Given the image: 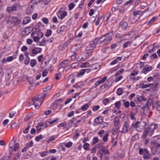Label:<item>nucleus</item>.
Listing matches in <instances>:
<instances>
[{
  "label": "nucleus",
  "mask_w": 160,
  "mask_h": 160,
  "mask_svg": "<svg viewBox=\"0 0 160 160\" xmlns=\"http://www.w3.org/2000/svg\"><path fill=\"white\" fill-rule=\"evenodd\" d=\"M128 24L126 22H124L121 25L122 28L125 30L128 26Z\"/></svg>",
  "instance_id": "obj_33"
},
{
  "label": "nucleus",
  "mask_w": 160,
  "mask_h": 160,
  "mask_svg": "<svg viewBox=\"0 0 160 160\" xmlns=\"http://www.w3.org/2000/svg\"><path fill=\"white\" fill-rule=\"evenodd\" d=\"M95 122L99 124L103 122V118L101 117H98L94 120Z\"/></svg>",
  "instance_id": "obj_18"
},
{
  "label": "nucleus",
  "mask_w": 160,
  "mask_h": 160,
  "mask_svg": "<svg viewBox=\"0 0 160 160\" xmlns=\"http://www.w3.org/2000/svg\"><path fill=\"white\" fill-rule=\"evenodd\" d=\"M157 57V55L155 53H153L150 56V58L151 59H152L154 58H156Z\"/></svg>",
  "instance_id": "obj_60"
},
{
  "label": "nucleus",
  "mask_w": 160,
  "mask_h": 160,
  "mask_svg": "<svg viewBox=\"0 0 160 160\" xmlns=\"http://www.w3.org/2000/svg\"><path fill=\"white\" fill-rule=\"evenodd\" d=\"M89 146V143H86L84 144L83 145V148L85 150H87Z\"/></svg>",
  "instance_id": "obj_51"
},
{
  "label": "nucleus",
  "mask_w": 160,
  "mask_h": 160,
  "mask_svg": "<svg viewBox=\"0 0 160 160\" xmlns=\"http://www.w3.org/2000/svg\"><path fill=\"white\" fill-rule=\"evenodd\" d=\"M153 85L152 83L148 84H144L143 82H141L140 84V88H145L148 87H152Z\"/></svg>",
  "instance_id": "obj_13"
},
{
  "label": "nucleus",
  "mask_w": 160,
  "mask_h": 160,
  "mask_svg": "<svg viewBox=\"0 0 160 160\" xmlns=\"http://www.w3.org/2000/svg\"><path fill=\"white\" fill-rule=\"evenodd\" d=\"M67 124V127H66L67 129H68L69 128H71L72 126V124L70 123L69 121Z\"/></svg>",
  "instance_id": "obj_54"
},
{
  "label": "nucleus",
  "mask_w": 160,
  "mask_h": 160,
  "mask_svg": "<svg viewBox=\"0 0 160 160\" xmlns=\"http://www.w3.org/2000/svg\"><path fill=\"white\" fill-rule=\"evenodd\" d=\"M32 102L36 109H38L43 102L42 99L39 97L34 98Z\"/></svg>",
  "instance_id": "obj_3"
},
{
  "label": "nucleus",
  "mask_w": 160,
  "mask_h": 160,
  "mask_svg": "<svg viewBox=\"0 0 160 160\" xmlns=\"http://www.w3.org/2000/svg\"><path fill=\"white\" fill-rule=\"evenodd\" d=\"M151 144L154 146L155 148H158L160 147V139L158 137L157 139L152 142Z\"/></svg>",
  "instance_id": "obj_7"
},
{
  "label": "nucleus",
  "mask_w": 160,
  "mask_h": 160,
  "mask_svg": "<svg viewBox=\"0 0 160 160\" xmlns=\"http://www.w3.org/2000/svg\"><path fill=\"white\" fill-rule=\"evenodd\" d=\"M48 73V71L47 69H45L43 71V73H42V76L43 77L46 76L47 74Z\"/></svg>",
  "instance_id": "obj_49"
},
{
  "label": "nucleus",
  "mask_w": 160,
  "mask_h": 160,
  "mask_svg": "<svg viewBox=\"0 0 160 160\" xmlns=\"http://www.w3.org/2000/svg\"><path fill=\"white\" fill-rule=\"evenodd\" d=\"M150 5V6L149 7V8L150 11H152L155 8L156 5L154 4H151Z\"/></svg>",
  "instance_id": "obj_35"
},
{
  "label": "nucleus",
  "mask_w": 160,
  "mask_h": 160,
  "mask_svg": "<svg viewBox=\"0 0 160 160\" xmlns=\"http://www.w3.org/2000/svg\"><path fill=\"white\" fill-rule=\"evenodd\" d=\"M104 130H101L98 132V135L100 137H102L103 136V134L104 133Z\"/></svg>",
  "instance_id": "obj_55"
},
{
  "label": "nucleus",
  "mask_w": 160,
  "mask_h": 160,
  "mask_svg": "<svg viewBox=\"0 0 160 160\" xmlns=\"http://www.w3.org/2000/svg\"><path fill=\"white\" fill-rule=\"evenodd\" d=\"M42 136V135H40L39 136L36 137L35 140L37 142H38L40 140L43 138Z\"/></svg>",
  "instance_id": "obj_41"
},
{
  "label": "nucleus",
  "mask_w": 160,
  "mask_h": 160,
  "mask_svg": "<svg viewBox=\"0 0 160 160\" xmlns=\"http://www.w3.org/2000/svg\"><path fill=\"white\" fill-rule=\"evenodd\" d=\"M42 48H35L33 49L32 50V53L33 55H36L41 52Z\"/></svg>",
  "instance_id": "obj_12"
},
{
  "label": "nucleus",
  "mask_w": 160,
  "mask_h": 160,
  "mask_svg": "<svg viewBox=\"0 0 160 160\" xmlns=\"http://www.w3.org/2000/svg\"><path fill=\"white\" fill-rule=\"evenodd\" d=\"M102 18V17H99L98 18L97 20L95 22V24L96 26L100 24V20Z\"/></svg>",
  "instance_id": "obj_48"
},
{
  "label": "nucleus",
  "mask_w": 160,
  "mask_h": 160,
  "mask_svg": "<svg viewBox=\"0 0 160 160\" xmlns=\"http://www.w3.org/2000/svg\"><path fill=\"white\" fill-rule=\"evenodd\" d=\"M142 14V13L139 11L134 12H133V15L134 16H136L137 15H141Z\"/></svg>",
  "instance_id": "obj_43"
},
{
  "label": "nucleus",
  "mask_w": 160,
  "mask_h": 160,
  "mask_svg": "<svg viewBox=\"0 0 160 160\" xmlns=\"http://www.w3.org/2000/svg\"><path fill=\"white\" fill-rule=\"evenodd\" d=\"M100 65L97 63H95L92 65V67L93 69L95 70L98 69L99 68Z\"/></svg>",
  "instance_id": "obj_30"
},
{
  "label": "nucleus",
  "mask_w": 160,
  "mask_h": 160,
  "mask_svg": "<svg viewBox=\"0 0 160 160\" xmlns=\"http://www.w3.org/2000/svg\"><path fill=\"white\" fill-rule=\"evenodd\" d=\"M85 73V70L84 69H82L80 71L79 73L77 75L78 77H79L80 76H81L84 74Z\"/></svg>",
  "instance_id": "obj_42"
},
{
  "label": "nucleus",
  "mask_w": 160,
  "mask_h": 160,
  "mask_svg": "<svg viewBox=\"0 0 160 160\" xmlns=\"http://www.w3.org/2000/svg\"><path fill=\"white\" fill-rule=\"evenodd\" d=\"M157 18L155 17H153L152 19H151L147 23V24H150L152 22H153L155 19Z\"/></svg>",
  "instance_id": "obj_50"
},
{
  "label": "nucleus",
  "mask_w": 160,
  "mask_h": 160,
  "mask_svg": "<svg viewBox=\"0 0 160 160\" xmlns=\"http://www.w3.org/2000/svg\"><path fill=\"white\" fill-rule=\"evenodd\" d=\"M157 125L154 124H152L149 127L147 128L143 132L142 137L145 138L146 137L147 134L148 133L150 136H151L154 130L157 128Z\"/></svg>",
  "instance_id": "obj_1"
},
{
  "label": "nucleus",
  "mask_w": 160,
  "mask_h": 160,
  "mask_svg": "<svg viewBox=\"0 0 160 160\" xmlns=\"http://www.w3.org/2000/svg\"><path fill=\"white\" fill-rule=\"evenodd\" d=\"M28 81L30 84H32L33 83V80L32 77H30L29 78H28Z\"/></svg>",
  "instance_id": "obj_63"
},
{
  "label": "nucleus",
  "mask_w": 160,
  "mask_h": 160,
  "mask_svg": "<svg viewBox=\"0 0 160 160\" xmlns=\"http://www.w3.org/2000/svg\"><path fill=\"white\" fill-rule=\"evenodd\" d=\"M74 7V4L73 3H71L69 5V9L71 10Z\"/></svg>",
  "instance_id": "obj_64"
},
{
  "label": "nucleus",
  "mask_w": 160,
  "mask_h": 160,
  "mask_svg": "<svg viewBox=\"0 0 160 160\" xmlns=\"http://www.w3.org/2000/svg\"><path fill=\"white\" fill-rule=\"evenodd\" d=\"M52 31L51 30H47L45 36L47 37L50 36L52 34Z\"/></svg>",
  "instance_id": "obj_39"
},
{
  "label": "nucleus",
  "mask_w": 160,
  "mask_h": 160,
  "mask_svg": "<svg viewBox=\"0 0 160 160\" xmlns=\"http://www.w3.org/2000/svg\"><path fill=\"white\" fill-rule=\"evenodd\" d=\"M131 42L130 41H128L125 42L123 45V48H125L131 46Z\"/></svg>",
  "instance_id": "obj_29"
},
{
  "label": "nucleus",
  "mask_w": 160,
  "mask_h": 160,
  "mask_svg": "<svg viewBox=\"0 0 160 160\" xmlns=\"http://www.w3.org/2000/svg\"><path fill=\"white\" fill-rule=\"evenodd\" d=\"M32 4L30 3V4L28 6L27 9V13L28 14H30L33 11L34 6Z\"/></svg>",
  "instance_id": "obj_10"
},
{
  "label": "nucleus",
  "mask_w": 160,
  "mask_h": 160,
  "mask_svg": "<svg viewBox=\"0 0 160 160\" xmlns=\"http://www.w3.org/2000/svg\"><path fill=\"white\" fill-rule=\"evenodd\" d=\"M14 22L13 25L16 26L19 24L21 20L19 19L17 17H15V18L14 19Z\"/></svg>",
  "instance_id": "obj_22"
},
{
  "label": "nucleus",
  "mask_w": 160,
  "mask_h": 160,
  "mask_svg": "<svg viewBox=\"0 0 160 160\" xmlns=\"http://www.w3.org/2000/svg\"><path fill=\"white\" fill-rule=\"evenodd\" d=\"M151 151L153 154H155L158 150L157 148L152 147L151 149Z\"/></svg>",
  "instance_id": "obj_61"
},
{
  "label": "nucleus",
  "mask_w": 160,
  "mask_h": 160,
  "mask_svg": "<svg viewBox=\"0 0 160 160\" xmlns=\"http://www.w3.org/2000/svg\"><path fill=\"white\" fill-rule=\"evenodd\" d=\"M105 39V44H108L112 39V33H108L104 35Z\"/></svg>",
  "instance_id": "obj_5"
},
{
  "label": "nucleus",
  "mask_w": 160,
  "mask_h": 160,
  "mask_svg": "<svg viewBox=\"0 0 160 160\" xmlns=\"http://www.w3.org/2000/svg\"><path fill=\"white\" fill-rule=\"evenodd\" d=\"M48 93H45L42 94V95L40 97V98L42 99V102H43V100L45 99V98L47 96Z\"/></svg>",
  "instance_id": "obj_56"
},
{
  "label": "nucleus",
  "mask_w": 160,
  "mask_h": 160,
  "mask_svg": "<svg viewBox=\"0 0 160 160\" xmlns=\"http://www.w3.org/2000/svg\"><path fill=\"white\" fill-rule=\"evenodd\" d=\"M108 135H109V134L108 133H106L105 135H104L103 136V137L102 138V139L104 142H105L107 141Z\"/></svg>",
  "instance_id": "obj_34"
},
{
  "label": "nucleus",
  "mask_w": 160,
  "mask_h": 160,
  "mask_svg": "<svg viewBox=\"0 0 160 160\" xmlns=\"http://www.w3.org/2000/svg\"><path fill=\"white\" fill-rule=\"evenodd\" d=\"M47 0H32L30 3L34 4H37L40 1H42L43 2H45V1H47Z\"/></svg>",
  "instance_id": "obj_20"
},
{
  "label": "nucleus",
  "mask_w": 160,
  "mask_h": 160,
  "mask_svg": "<svg viewBox=\"0 0 160 160\" xmlns=\"http://www.w3.org/2000/svg\"><path fill=\"white\" fill-rule=\"evenodd\" d=\"M124 70L123 68H121L115 74V76H118V75L122 74Z\"/></svg>",
  "instance_id": "obj_31"
},
{
  "label": "nucleus",
  "mask_w": 160,
  "mask_h": 160,
  "mask_svg": "<svg viewBox=\"0 0 160 160\" xmlns=\"http://www.w3.org/2000/svg\"><path fill=\"white\" fill-rule=\"evenodd\" d=\"M47 41V43H51L53 42L54 40V38H48V37L46 38Z\"/></svg>",
  "instance_id": "obj_44"
},
{
  "label": "nucleus",
  "mask_w": 160,
  "mask_h": 160,
  "mask_svg": "<svg viewBox=\"0 0 160 160\" xmlns=\"http://www.w3.org/2000/svg\"><path fill=\"white\" fill-rule=\"evenodd\" d=\"M41 30L39 29H38V31H36V32H33L31 34V35L32 36H33L34 35V34L35 33H37V36H39L40 37V38H42L43 35V33L40 32Z\"/></svg>",
  "instance_id": "obj_14"
},
{
  "label": "nucleus",
  "mask_w": 160,
  "mask_h": 160,
  "mask_svg": "<svg viewBox=\"0 0 160 160\" xmlns=\"http://www.w3.org/2000/svg\"><path fill=\"white\" fill-rule=\"evenodd\" d=\"M68 62V60L67 59L62 62L60 65L59 66V68H60L62 67H64L67 64Z\"/></svg>",
  "instance_id": "obj_19"
},
{
  "label": "nucleus",
  "mask_w": 160,
  "mask_h": 160,
  "mask_svg": "<svg viewBox=\"0 0 160 160\" xmlns=\"http://www.w3.org/2000/svg\"><path fill=\"white\" fill-rule=\"evenodd\" d=\"M88 107V104H86L82 106L81 107V109L82 111H85Z\"/></svg>",
  "instance_id": "obj_38"
},
{
  "label": "nucleus",
  "mask_w": 160,
  "mask_h": 160,
  "mask_svg": "<svg viewBox=\"0 0 160 160\" xmlns=\"http://www.w3.org/2000/svg\"><path fill=\"white\" fill-rule=\"evenodd\" d=\"M19 144L18 143H15V141L13 138L10 142L9 144V150L10 152H12L13 150L15 151L17 150L19 148Z\"/></svg>",
  "instance_id": "obj_2"
},
{
  "label": "nucleus",
  "mask_w": 160,
  "mask_h": 160,
  "mask_svg": "<svg viewBox=\"0 0 160 160\" xmlns=\"http://www.w3.org/2000/svg\"><path fill=\"white\" fill-rule=\"evenodd\" d=\"M16 9V7L13 6L11 7H8L7 9V11L9 12H12L13 11H15Z\"/></svg>",
  "instance_id": "obj_24"
},
{
  "label": "nucleus",
  "mask_w": 160,
  "mask_h": 160,
  "mask_svg": "<svg viewBox=\"0 0 160 160\" xmlns=\"http://www.w3.org/2000/svg\"><path fill=\"white\" fill-rule=\"evenodd\" d=\"M36 61L35 59L32 60L30 62V65L31 66L33 67L35 66L36 64Z\"/></svg>",
  "instance_id": "obj_37"
},
{
  "label": "nucleus",
  "mask_w": 160,
  "mask_h": 160,
  "mask_svg": "<svg viewBox=\"0 0 160 160\" xmlns=\"http://www.w3.org/2000/svg\"><path fill=\"white\" fill-rule=\"evenodd\" d=\"M151 155L149 153L148 154H144L143 155V158L144 159H148L151 158Z\"/></svg>",
  "instance_id": "obj_27"
},
{
  "label": "nucleus",
  "mask_w": 160,
  "mask_h": 160,
  "mask_svg": "<svg viewBox=\"0 0 160 160\" xmlns=\"http://www.w3.org/2000/svg\"><path fill=\"white\" fill-rule=\"evenodd\" d=\"M99 108V106L98 105H96L94 106L92 108V110L94 111H96L98 110Z\"/></svg>",
  "instance_id": "obj_58"
},
{
  "label": "nucleus",
  "mask_w": 160,
  "mask_h": 160,
  "mask_svg": "<svg viewBox=\"0 0 160 160\" xmlns=\"http://www.w3.org/2000/svg\"><path fill=\"white\" fill-rule=\"evenodd\" d=\"M40 39V37L39 36H35L33 37V39L34 41L38 42Z\"/></svg>",
  "instance_id": "obj_62"
},
{
  "label": "nucleus",
  "mask_w": 160,
  "mask_h": 160,
  "mask_svg": "<svg viewBox=\"0 0 160 160\" xmlns=\"http://www.w3.org/2000/svg\"><path fill=\"white\" fill-rule=\"evenodd\" d=\"M100 151L103 152L105 154H109V153L108 151L106 149L105 147L102 146L100 150Z\"/></svg>",
  "instance_id": "obj_21"
},
{
  "label": "nucleus",
  "mask_w": 160,
  "mask_h": 160,
  "mask_svg": "<svg viewBox=\"0 0 160 160\" xmlns=\"http://www.w3.org/2000/svg\"><path fill=\"white\" fill-rule=\"evenodd\" d=\"M62 102V99H58L56 100L51 105V107L52 108L54 109L56 106L60 103Z\"/></svg>",
  "instance_id": "obj_9"
},
{
  "label": "nucleus",
  "mask_w": 160,
  "mask_h": 160,
  "mask_svg": "<svg viewBox=\"0 0 160 160\" xmlns=\"http://www.w3.org/2000/svg\"><path fill=\"white\" fill-rule=\"evenodd\" d=\"M40 43L39 45L40 46H45L46 44L47 43V41L46 38H43L42 39V41L39 42Z\"/></svg>",
  "instance_id": "obj_23"
},
{
  "label": "nucleus",
  "mask_w": 160,
  "mask_h": 160,
  "mask_svg": "<svg viewBox=\"0 0 160 160\" xmlns=\"http://www.w3.org/2000/svg\"><path fill=\"white\" fill-rule=\"evenodd\" d=\"M30 126H28L26 129H25L23 131V132L24 133H27L28 132V131L30 128Z\"/></svg>",
  "instance_id": "obj_52"
},
{
  "label": "nucleus",
  "mask_w": 160,
  "mask_h": 160,
  "mask_svg": "<svg viewBox=\"0 0 160 160\" xmlns=\"http://www.w3.org/2000/svg\"><path fill=\"white\" fill-rule=\"evenodd\" d=\"M15 113L16 112L15 111H12V112H10L9 113V117L10 118H12L14 116Z\"/></svg>",
  "instance_id": "obj_59"
},
{
  "label": "nucleus",
  "mask_w": 160,
  "mask_h": 160,
  "mask_svg": "<svg viewBox=\"0 0 160 160\" xmlns=\"http://www.w3.org/2000/svg\"><path fill=\"white\" fill-rule=\"evenodd\" d=\"M109 102V100L108 98L104 99L103 101V103L105 105H107Z\"/></svg>",
  "instance_id": "obj_45"
},
{
  "label": "nucleus",
  "mask_w": 160,
  "mask_h": 160,
  "mask_svg": "<svg viewBox=\"0 0 160 160\" xmlns=\"http://www.w3.org/2000/svg\"><path fill=\"white\" fill-rule=\"evenodd\" d=\"M123 93V90L122 88H119L117 90V94L118 95H121Z\"/></svg>",
  "instance_id": "obj_32"
},
{
  "label": "nucleus",
  "mask_w": 160,
  "mask_h": 160,
  "mask_svg": "<svg viewBox=\"0 0 160 160\" xmlns=\"http://www.w3.org/2000/svg\"><path fill=\"white\" fill-rule=\"evenodd\" d=\"M121 105V102L120 101L116 102L115 103V105L116 108L118 109L120 108V106Z\"/></svg>",
  "instance_id": "obj_36"
},
{
  "label": "nucleus",
  "mask_w": 160,
  "mask_h": 160,
  "mask_svg": "<svg viewBox=\"0 0 160 160\" xmlns=\"http://www.w3.org/2000/svg\"><path fill=\"white\" fill-rule=\"evenodd\" d=\"M119 122V120L118 118L115 119L114 121V125L116 127V128L117 130H118L119 129V127L118 126Z\"/></svg>",
  "instance_id": "obj_25"
},
{
  "label": "nucleus",
  "mask_w": 160,
  "mask_h": 160,
  "mask_svg": "<svg viewBox=\"0 0 160 160\" xmlns=\"http://www.w3.org/2000/svg\"><path fill=\"white\" fill-rule=\"evenodd\" d=\"M15 17H10L9 18L8 21V22L9 23V22L11 23L13 25V24L14 23V19H15Z\"/></svg>",
  "instance_id": "obj_28"
},
{
  "label": "nucleus",
  "mask_w": 160,
  "mask_h": 160,
  "mask_svg": "<svg viewBox=\"0 0 160 160\" xmlns=\"http://www.w3.org/2000/svg\"><path fill=\"white\" fill-rule=\"evenodd\" d=\"M136 100L137 102H141L142 100L144 101H145L146 99L143 95L141 96H138L136 98Z\"/></svg>",
  "instance_id": "obj_16"
},
{
  "label": "nucleus",
  "mask_w": 160,
  "mask_h": 160,
  "mask_svg": "<svg viewBox=\"0 0 160 160\" xmlns=\"http://www.w3.org/2000/svg\"><path fill=\"white\" fill-rule=\"evenodd\" d=\"M33 142L32 141H31L29 143H27L26 145V147L28 148H29L32 147L33 146Z\"/></svg>",
  "instance_id": "obj_40"
},
{
  "label": "nucleus",
  "mask_w": 160,
  "mask_h": 160,
  "mask_svg": "<svg viewBox=\"0 0 160 160\" xmlns=\"http://www.w3.org/2000/svg\"><path fill=\"white\" fill-rule=\"evenodd\" d=\"M58 17L61 19L63 18L67 15V13L66 11L60 10L58 13H57Z\"/></svg>",
  "instance_id": "obj_8"
},
{
  "label": "nucleus",
  "mask_w": 160,
  "mask_h": 160,
  "mask_svg": "<svg viewBox=\"0 0 160 160\" xmlns=\"http://www.w3.org/2000/svg\"><path fill=\"white\" fill-rule=\"evenodd\" d=\"M152 68V66H149L148 67L145 68H143L142 71L141 72V73H144L145 74H146L148 72H149L151 71Z\"/></svg>",
  "instance_id": "obj_11"
},
{
  "label": "nucleus",
  "mask_w": 160,
  "mask_h": 160,
  "mask_svg": "<svg viewBox=\"0 0 160 160\" xmlns=\"http://www.w3.org/2000/svg\"><path fill=\"white\" fill-rule=\"evenodd\" d=\"M116 77V78L115 79V81L116 82H118L123 78L122 76L121 75L119 76L118 77L117 76Z\"/></svg>",
  "instance_id": "obj_47"
},
{
  "label": "nucleus",
  "mask_w": 160,
  "mask_h": 160,
  "mask_svg": "<svg viewBox=\"0 0 160 160\" xmlns=\"http://www.w3.org/2000/svg\"><path fill=\"white\" fill-rule=\"evenodd\" d=\"M107 78V77H105L102 79L100 81H98L99 82V84H102L106 80Z\"/></svg>",
  "instance_id": "obj_53"
},
{
  "label": "nucleus",
  "mask_w": 160,
  "mask_h": 160,
  "mask_svg": "<svg viewBox=\"0 0 160 160\" xmlns=\"http://www.w3.org/2000/svg\"><path fill=\"white\" fill-rule=\"evenodd\" d=\"M98 138L97 137H95L93 139V143L95 144L97 143L98 141Z\"/></svg>",
  "instance_id": "obj_57"
},
{
  "label": "nucleus",
  "mask_w": 160,
  "mask_h": 160,
  "mask_svg": "<svg viewBox=\"0 0 160 160\" xmlns=\"http://www.w3.org/2000/svg\"><path fill=\"white\" fill-rule=\"evenodd\" d=\"M129 128V124L128 122L125 121L123 125L122 129L121 132L123 133H127L128 130Z\"/></svg>",
  "instance_id": "obj_6"
},
{
  "label": "nucleus",
  "mask_w": 160,
  "mask_h": 160,
  "mask_svg": "<svg viewBox=\"0 0 160 160\" xmlns=\"http://www.w3.org/2000/svg\"><path fill=\"white\" fill-rule=\"evenodd\" d=\"M30 21V18L29 17H26L23 19V24H26Z\"/></svg>",
  "instance_id": "obj_26"
},
{
  "label": "nucleus",
  "mask_w": 160,
  "mask_h": 160,
  "mask_svg": "<svg viewBox=\"0 0 160 160\" xmlns=\"http://www.w3.org/2000/svg\"><path fill=\"white\" fill-rule=\"evenodd\" d=\"M98 40L97 39H94L93 41L90 42L89 45L86 48V50L89 51L93 50L95 48L97 44L98 43L97 42Z\"/></svg>",
  "instance_id": "obj_4"
},
{
  "label": "nucleus",
  "mask_w": 160,
  "mask_h": 160,
  "mask_svg": "<svg viewBox=\"0 0 160 160\" xmlns=\"http://www.w3.org/2000/svg\"><path fill=\"white\" fill-rule=\"evenodd\" d=\"M152 99L149 98L148 99V100L147 102V104H146L147 105V106H148L149 107V106H151V104L152 103Z\"/></svg>",
  "instance_id": "obj_46"
},
{
  "label": "nucleus",
  "mask_w": 160,
  "mask_h": 160,
  "mask_svg": "<svg viewBox=\"0 0 160 160\" xmlns=\"http://www.w3.org/2000/svg\"><path fill=\"white\" fill-rule=\"evenodd\" d=\"M148 152H149V151L146 148H141L139 151V153L140 155H142V154L143 155L148 154Z\"/></svg>",
  "instance_id": "obj_15"
},
{
  "label": "nucleus",
  "mask_w": 160,
  "mask_h": 160,
  "mask_svg": "<svg viewBox=\"0 0 160 160\" xmlns=\"http://www.w3.org/2000/svg\"><path fill=\"white\" fill-rule=\"evenodd\" d=\"M95 39H98V40L97 41L98 43L99 44H101V43L103 42L104 44H105V39L104 38V35L101 36L99 38H96Z\"/></svg>",
  "instance_id": "obj_17"
}]
</instances>
